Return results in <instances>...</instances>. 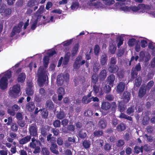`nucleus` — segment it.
<instances>
[{"mask_svg":"<svg viewBox=\"0 0 155 155\" xmlns=\"http://www.w3.org/2000/svg\"><path fill=\"white\" fill-rule=\"evenodd\" d=\"M49 58L47 56H45L43 59V67L40 66L38 69V83L40 87H42L46 81V75L44 67L45 69L48 67L49 63Z\"/></svg>","mask_w":155,"mask_h":155,"instance_id":"obj_1","label":"nucleus"},{"mask_svg":"<svg viewBox=\"0 0 155 155\" xmlns=\"http://www.w3.org/2000/svg\"><path fill=\"white\" fill-rule=\"evenodd\" d=\"M117 106L116 103L115 102L110 103L107 101H103L101 105V108L105 111H108L110 110L112 113L115 112Z\"/></svg>","mask_w":155,"mask_h":155,"instance_id":"obj_2","label":"nucleus"},{"mask_svg":"<svg viewBox=\"0 0 155 155\" xmlns=\"http://www.w3.org/2000/svg\"><path fill=\"white\" fill-rule=\"evenodd\" d=\"M29 145L31 148L34 149V150L33 152L34 153L36 154L40 152V146H42V144L39 141V140H36L34 137L32 138L31 139V142L29 143Z\"/></svg>","mask_w":155,"mask_h":155,"instance_id":"obj_3","label":"nucleus"},{"mask_svg":"<svg viewBox=\"0 0 155 155\" xmlns=\"http://www.w3.org/2000/svg\"><path fill=\"white\" fill-rule=\"evenodd\" d=\"M20 90V85L18 84H15L9 90V94L12 97L16 98L18 96Z\"/></svg>","mask_w":155,"mask_h":155,"instance_id":"obj_4","label":"nucleus"},{"mask_svg":"<svg viewBox=\"0 0 155 155\" xmlns=\"http://www.w3.org/2000/svg\"><path fill=\"white\" fill-rule=\"evenodd\" d=\"M69 78V75L67 73L65 74H61L57 77V84L58 86H61L64 81L67 82Z\"/></svg>","mask_w":155,"mask_h":155,"instance_id":"obj_5","label":"nucleus"},{"mask_svg":"<svg viewBox=\"0 0 155 155\" xmlns=\"http://www.w3.org/2000/svg\"><path fill=\"white\" fill-rule=\"evenodd\" d=\"M141 65L140 63H138L135 67H133L132 68L130 73L131 79L132 80L137 78L138 76V72L141 70Z\"/></svg>","mask_w":155,"mask_h":155,"instance_id":"obj_6","label":"nucleus"},{"mask_svg":"<svg viewBox=\"0 0 155 155\" xmlns=\"http://www.w3.org/2000/svg\"><path fill=\"white\" fill-rule=\"evenodd\" d=\"M28 133L30 134V136L31 137H38V127L35 124H32L29 126V129Z\"/></svg>","mask_w":155,"mask_h":155,"instance_id":"obj_7","label":"nucleus"},{"mask_svg":"<svg viewBox=\"0 0 155 155\" xmlns=\"http://www.w3.org/2000/svg\"><path fill=\"white\" fill-rule=\"evenodd\" d=\"M131 97V94L130 92L128 91H125L123 93L121 99L125 103H127L129 102Z\"/></svg>","mask_w":155,"mask_h":155,"instance_id":"obj_8","label":"nucleus"},{"mask_svg":"<svg viewBox=\"0 0 155 155\" xmlns=\"http://www.w3.org/2000/svg\"><path fill=\"white\" fill-rule=\"evenodd\" d=\"M0 12L2 13V15H3L5 17H8L11 13L12 10L9 8L1 6L0 9Z\"/></svg>","mask_w":155,"mask_h":155,"instance_id":"obj_9","label":"nucleus"},{"mask_svg":"<svg viewBox=\"0 0 155 155\" xmlns=\"http://www.w3.org/2000/svg\"><path fill=\"white\" fill-rule=\"evenodd\" d=\"M8 80L5 77H2L0 79V88L2 90H4L8 87Z\"/></svg>","mask_w":155,"mask_h":155,"instance_id":"obj_10","label":"nucleus"},{"mask_svg":"<svg viewBox=\"0 0 155 155\" xmlns=\"http://www.w3.org/2000/svg\"><path fill=\"white\" fill-rule=\"evenodd\" d=\"M51 127L47 125L42 126L40 129L41 134L44 137H45L49 133Z\"/></svg>","mask_w":155,"mask_h":155,"instance_id":"obj_11","label":"nucleus"},{"mask_svg":"<svg viewBox=\"0 0 155 155\" xmlns=\"http://www.w3.org/2000/svg\"><path fill=\"white\" fill-rule=\"evenodd\" d=\"M125 84L124 82H120L117 87L116 91L118 94L122 93L124 90Z\"/></svg>","mask_w":155,"mask_h":155,"instance_id":"obj_12","label":"nucleus"},{"mask_svg":"<svg viewBox=\"0 0 155 155\" xmlns=\"http://www.w3.org/2000/svg\"><path fill=\"white\" fill-rule=\"evenodd\" d=\"M50 149L52 153L56 155L59 154L58 150V147L56 143L51 144Z\"/></svg>","mask_w":155,"mask_h":155,"instance_id":"obj_13","label":"nucleus"},{"mask_svg":"<svg viewBox=\"0 0 155 155\" xmlns=\"http://www.w3.org/2000/svg\"><path fill=\"white\" fill-rule=\"evenodd\" d=\"M138 6L139 10L141 9L142 13H144L147 11H149L150 9V7L147 5L140 4H138Z\"/></svg>","mask_w":155,"mask_h":155,"instance_id":"obj_14","label":"nucleus"},{"mask_svg":"<svg viewBox=\"0 0 155 155\" xmlns=\"http://www.w3.org/2000/svg\"><path fill=\"white\" fill-rule=\"evenodd\" d=\"M115 76L113 74H111L107 78V83L110 86L113 87L114 82L115 80Z\"/></svg>","mask_w":155,"mask_h":155,"instance_id":"obj_15","label":"nucleus"},{"mask_svg":"<svg viewBox=\"0 0 155 155\" xmlns=\"http://www.w3.org/2000/svg\"><path fill=\"white\" fill-rule=\"evenodd\" d=\"M118 67L116 65H110L108 70L110 73H115L118 71Z\"/></svg>","mask_w":155,"mask_h":155,"instance_id":"obj_16","label":"nucleus"},{"mask_svg":"<svg viewBox=\"0 0 155 155\" xmlns=\"http://www.w3.org/2000/svg\"><path fill=\"white\" fill-rule=\"evenodd\" d=\"M26 77V75L25 73L22 72L20 73L18 77V82L20 84L23 83L25 81Z\"/></svg>","mask_w":155,"mask_h":155,"instance_id":"obj_17","label":"nucleus"},{"mask_svg":"<svg viewBox=\"0 0 155 155\" xmlns=\"http://www.w3.org/2000/svg\"><path fill=\"white\" fill-rule=\"evenodd\" d=\"M71 57V53L70 52H67L65 54L63 61L62 65L64 66L67 65L69 62Z\"/></svg>","mask_w":155,"mask_h":155,"instance_id":"obj_18","label":"nucleus"},{"mask_svg":"<svg viewBox=\"0 0 155 155\" xmlns=\"http://www.w3.org/2000/svg\"><path fill=\"white\" fill-rule=\"evenodd\" d=\"M107 75V72L105 69L102 70L100 72L99 75L100 80L101 81H104L106 78Z\"/></svg>","mask_w":155,"mask_h":155,"instance_id":"obj_19","label":"nucleus"},{"mask_svg":"<svg viewBox=\"0 0 155 155\" xmlns=\"http://www.w3.org/2000/svg\"><path fill=\"white\" fill-rule=\"evenodd\" d=\"M31 139V136L27 135L20 139L19 141V143L20 144L23 145L30 141Z\"/></svg>","mask_w":155,"mask_h":155,"instance_id":"obj_20","label":"nucleus"},{"mask_svg":"<svg viewBox=\"0 0 155 155\" xmlns=\"http://www.w3.org/2000/svg\"><path fill=\"white\" fill-rule=\"evenodd\" d=\"M26 109L29 111H33L35 108V105L34 102L31 101L28 103L26 105Z\"/></svg>","mask_w":155,"mask_h":155,"instance_id":"obj_21","label":"nucleus"},{"mask_svg":"<svg viewBox=\"0 0 155 155\" xmlns=\"http://www.w3.org/2000/svg\"><path fill=\"white\" fill-rule=\"evenodd\" d=\"M147 89L144 86H141L140 87L138 94V96L140 98H141L144 96L146 94Z\"/></svg>","mask_w":155,"mask_h":155,"instance_id":"obj_22","label":"nucleus"},{"mask_svg":"<svg viewBox=\"0 0 155 155\" xmlns=\"http://www.w3.org/2000/svg\"><path fill=\"white\" fill-rule=\"evenodd\" d=\"M32 85L30 83L28 84V87L26 88V93L28 96H32L34 93V91L32 88Z\"/></svg>","mask_w":155,"mask_h":155,"instance_id":"obj_23","label":"nucleus"},{"mask_svg":"<svg viewBox=\"0 0 155 155\" xmlns=\"http://www.w3.org/2000/svg\"><path fill=\"white\" fill-rule=\"evenodd\" d=\"M40 111L42 117L45 119L47 118L48 115L47 110L45 108H43L40 109Z\"/></svg>","mask_w":155,"mask_h":155,"instance_id":"obj_24","label":"nucleus"},{"mask_svg":"<svg viewBox=\"0 0 155 155\" xmlns=\"http://www.w3.org/2000/svg\"><path fill=\"white\" fill-rule=\"evenodd\" d=\"M46 140L48 142L51 144L55 143L56 142V138L55 137L52 136L51 134H49L46 137Z\"/></svg>","mask_w":155,"mask_h":155,"instance_id":"obj_25","label":"nucleus"},{"mask_svg":"<svg viewBox=\"0 0 155 155\" xmlns=\"http://www.w3.org/2000/svg\"><path fill=\"white\" fill-rule=\"evenodd\" d=\"M20 28L17 26H15L13 28L12 31L10 34V36L13 37L16 33H19L20 32Z\"/></svg>","mask_w":155,"mask_h":155,"instance_id":"obj_26","label":"nucleus"},{"mask_svg":"<svg viewBox=\"0 0 155 155\" xmlns=\"http://www.w3.org/2000/svg\"><path fill=\"white\" fill-rule=\"evenodd\" d=\"M126 107L125 104L122 101H119L118 109L120 112H123L126 108Z\"/></svg>","mask_w":155,"mask_h":155,"instance_id":"obj_27","label":"nucleus"},{"mask_svg":"<svg viewBox=\"0 0 155 155\" xmlns=\"http://www.w3.org/2000/svg\"><path fill=\"white\" fill-rule=\"evenodd\" d=\"M98 125L100 128L101 129H104L107 126V122L105 120L103 119H101L99 121Z\"/></svg>","mask_w":155,"mask_h":155,"instance_id":"obj_28","label":"nucleus"},{"mask_svg":"<svg viewBox=\"0 0 155 155\" xmlns=\"http://www.w3.org/2000/svg\"><path fill=\"white\" fill-rule=\"evenodd\" d=\"M82 58L81 56H78L76 58V60L75 61L74 64V67L75 69H78L80 67V64L79 63V61H80Z\"/></svg>","mask_w":155,"mask_h":155,"instance_id":"obj_29","label":"nucleus"},{"mask_svg":"<svg viewBox=\"0 0 155 155\" xmlns=\"http://www.w3.org/2000/svg\"><path fill=\"white\" fill-rule=\"evenodd\" d=\"M79 48V45L78 43L75 44L72 48L71 51V55L72 56H74L77 53Z\"/></svg>","mask_w":155,"mask_h":155,"instance_id":"obj_30","label":"nucleus"},{"mask_svg":"<svg viewBox=\"0 0 155 155\" xmlns=\"http://www.w3.org/2000/svg\"><path fill=\"white\" fill-rule=\"evenodd\" d=\"M93 67V71L94 72L96 73L97 72L100 68V64L98 62L96 61L94 63Z\"/></svg>","mask_w":155,"mask_h":155,"instance_id":"obj_31","label":"nucleus"},{"mask_svg":"<svg viewBox=\"0 0 155 155\" xmlns=\"http://www.w3.org/2000/svg\"><path fill=\"white\" fill-rule=\"evenodd\" d=\"M45 106L49 110H52L54 107L53 102L51 100H48L46 102Z\"/></svg>","mask_w":155,"mask_h":155,"instance_id":"obj_32","label":"nucleus"},{"mask_svg":"<svg viewBox=\"0 0 155 155\" xmlns=\"http://www.w3.org/2000/svg\"><path fill=\"white\" fill-rule=\"evenodd\" d=\"M91 84H96L98 81V75L96 73H93L91 78Z\"/></svg>","mask_w":155,"mask_h":155,"instance_id":"obj_33","label":"nucleus"},{"mask_svg":"<svg viewBox=\"0 0 155 155\" xmlns=\"http://www.w3.org/2000/svg\"><path fill=\"white\" fill-rule=\"evenodd\" d=\"M134 106L132 105L129 107L127 110L126 113L129 115L132 116L133 115L135 110Z\"/></svg>","mask_w":155,"mask_h":155,"instance_id":"obj_34","label":"nucleus"},{"mask_svg":"<svg viewBox=\"0 0 155 155\" xmlns=\"http://www.w3.org/2000/svg\"><path fill=\"white\" fill-rule=\"evenodd\" d=\"M134 84L136 87H139L142 83V79L141 77L139 75L137 78L135 79Z\"/></svg>","mask_w":155,"mask_h":155,"instance_id":"obj_35","label":"nucleus"},{"mask_svg":"<svg viewBox=\"0 0 155 155\" xmlns=\"http://www.w3.org/2000/svg\"><path fill=\"white\" fill-rule=\"evenodd\" d=\"M82 145L85 149H88L90 147L91 145V141L89 140H84L82 142Z\"/></svg>","mask_w":155,"mask_h":155,"instance_id":"obj_36","label":"nucleus"},{"mask_svg":"<svg viewBox=\"0 0 155 155\" xmlns=\"http://www.w3.org/2000/svg\"><path fill=\"white\" fill-rule=\"evenodd\" d=\"M100 60L101 64L102 66L104 65L106 63L107 60L106 54H104L102 55L101 58Z\"/></svg>","mask_w":155,"mask_h":155,"instance_id":"obj_37","label":"nucleus"},{"mask_svg":"<svg viewBox=\"0 0 155 155\" xmlns=\"http://www.w3.org/2000/svg\"><path fill=\"white\" fill-rule=\"evenodd\" d=\"M117 128L118 131L121 132L126 129V127L124 123H121L117 126Z\"/></svg>","mask_w":155,"mask_h":155,"instance_id":"obj_38","label":"nucleus"},{"mask_svg":"<svg viewBox=\"0 0 155 155\" xmlns=\"http://www.w3.org/2000/svg\"><path fill=\"white\" fill-rule=\"evenodd\" d=\"M117 40L118 42L117 46L119 48L123 44L124 41L123 38L121 36H118L117 38Z\"/></svg>","mask_w":155,"mask_h":155,"instance_id":"obj_39","label":"nucleus"},{"mask_svg":"<svg viewBox=\"0 0 155 155\" xmlns=\"http://www.w3.org/2000/svg\"><path fill=\"white\" fill-rule=\"evenodd\" d=\"M65 115L63 111H60L56 115L57 118L59 120H61L65 117Z\"/></svg>","mask_w":155,"mask_h":155,"instance_id":"obj_40","label":"nucleus"},{"mask_svg":"<svg viewBox=\"0 0 155 155\" xmlns=\"http://www.w3.org/2000/svg\"><path fill=\"white\" fill-rule=\"evenodd\" d=\"M143 150L145 151H149L150 150V146L147 144H145L144 146H141V153H143Z\"/></svg>","mask_w":155,"mask_h":155,"instance_id":"obj_41","label":"nucleus"},{"mask_svg":"<svg viewBox=\"0 0 155 155\" xmlns=\"http://www.w3.org/2000/svg\"><path fill=\"white\" fill-rule=\"evenodd\" d=\"M41 153L43 155H49L50 152L48 148L43 147L41 149Z\"/></svg>","mask_w":155,"mask_h":155,"instance_id":"obj_42","label":"nucleus"},{"mask_svg":"<svg viewBox=\"0 0 155 155\" xmlns=\"http://www.w3.org/2000/svg\"><path fill=\"white\" fill-rule=\"evenodd\" d=\"M100 87V85L98 84H94L93 90L95 94H97L98 92Z\"/></svg>","mask_w":155,"mask_h":155,"instance_id":"obj_43","label":"nucleus"},{"mask_svg":"<svg viewBox=\"0 0 155 155\" xmlns=\"http://www.w3.org/2000/svg\"><path fill=\"white\" fill-rule=\"evenodd\" d=\"M102 1L105 5L108 6L114 4L115 2L114 0H102Z\"/></svg>","mask_w":155,"mask_h":155,"instance_id":"obj_44","label":"nucleus"},{"mask_svg":"<svg viewBox=\"0 0 155 155\" xmlns=\"http://www.w3.org/2000/svg\"><path fill=\"white\" fill-rule=\"evenodd\" d=\"M78 135L80 138L84 139L86 137L87 134L85 132H83L81 130L79 131Z\"/></svg>","mask_w":155,"mask_h":155,"instance_id":"obj_45","label":"nucleus"},{"mask_svg":"<svg viewBox=\"0 0 155 155\" xmlns=\"http://www.w3.org/2000/svg\"><path fill=\"white\" fill-rule=\"evenodd\" d=\"M154 84L153 81L152 80L150 81L147 84L146 86V88L148 90H149L153 86Z\"/></svg>","mask_w":155,"mask_h":155,"instance_id":"obj_46","label":"nucleus"},{"mask_svg":"<svg viewBox=\"0 0 155 155\" xmlns=\"http://www.w3.org/2000/svg\"><path fill=\"white\" fill-rule=\"evenodd\" d=\"M82 102L85 104H87L91 101V98H89L87 96H84L82 99Z\"/></svg>","mask_w":155,"mask_h":155,"instance_id":"obj_47","label":"nucleus"},{"mask_svg":"<svg viewBox=\"0 0 155 155\" xmlns=\"http://www.w3.org/2000/svg\"><path fill=\"white\" fill-rule=\"evenodd\" d=\"M103 134V131L100 130H95L94 132V136L95 137H100Z\"/></svg>","mask_w":155,"mask_h":155,"instance_id":"obj_48","label":"nucleus"},{"mask_svg":"<svg viewBox=\"0 0 155 155\" xmlns=\"http://www.w3.org/2000/svg\"><path fill=\"white\" fill-rule=\"evenodd\" d=\"M136 40L134 38L130 39L128 41V45L130 47L134 46Z\"/></svg>","mask_w":155,"mask_h":155,"instance_id":"obj_49","label":"nucleus"},{"mask_svg":"<svg viewBox=\"0 0 155 155\" xmlns=\"http://www.w3.org/2000/svg\"><path fill=\"white\" fill-rule=\"evenodd\" d=\"M44 6L43 5L41 6L39 8L36 12L35 13L37 14H39L41 15L43 14L44 11Z\"/></svg>","mask_w":155,"mask_h":155,"instance_id":"obj_50","label":"nucleus"},{"mask_svg":"<svg viewBox=\"0 0 155 155\" xmlns=\"http://www.w3.org/2000/svg\"><path fill=\"white\" fill-rule=\"evenodd\" d=\"M42 97L39 95H35L34 98V101L37 103H40L42 101Z\"/></svg>","mask_w":155,"mask_h":155,"instance_id":"obj_51","label":"nucleus"},{"mask_svg":"<svg viewBox=\"0 0 155 155\" xmlns=\"http://www.w3.org/2000/svg\"><path fill=\"white\" fill-rule=\"evenodd\" d=\"M104 91L107 94L110 92L111 91V87L109 85H106L104 87Z\"/></svg>","mask_w":155,"mask_h":155,"instance_id":"obj_52","label":"nucleus"},{"mask_svg":"<svg viewBox=\"0 0 155 155\" xmlns=\"http://www.w3.org/2000/svg\"><path fill=\"white\" fill-rule=\"evenodd\" d=\"M84 114L87 117L91 116L93 115V112L91 110L88 109L84 111Z\"/></svg>","mask_w":155,"mask_h":155,"instance_id":"obj_53","label":"nucleus"},{"mask_svg":"<svg viewBox=\"0 0 155 155\" xmlns=\"http://www.w3.org/2000/svg\"><path fill=\"white\" fill-rule=\"evenodd\" d=\"M61 122L58 120H55L53 123V125L55 127H59L60 126Z\"/></svg>","mask_w":155,"mask_h":155,"instance_id":"obj_54","label":"nucleus"},{"mask_svg":"<svg viewBox=\"0 0 155 155\" xmlns=\"http://www.w3.org/2000/svg\"><path fill=\"white\" fill-rule=\"evenodd\" d=\"M36 0H30L27 3V5L28 7H31L35 5V3Z\"/></svg>","mask_w":155,"mask_h":155,"instance_id":"obj_55","label":"nucleus"},{"mask_svg":"<svg viewBox=\"0 0 155 155\" xmlns=\"http://www.w3.org/2000/svg\"><path fill=\"white\" fill-rule=\"evenodd\" d=\"M18 126L15 123H13L12 124L11 128L12 131L14 132L17 131L18 130Z\"/></svg>","mask_w":155,"mask_h":155,"instance_id":"obj_56","label":"nucleus"},{"mask_svg":"<svg viewBox=\"0 0 155 155\" xmlns=\"http://www.w3.org/2000/svg\"><path fill=\"white\" fill-rule=\"evenodd\" d=\"M124 144V142L123 140H119L116 143L117 146L118 147H122Z\"/></svg>","mask_w":155,"mask_h":155,"instance_id":"obj_57","label":"nucleus"},{"mask_svg":"<svg viewBox=\"0 0 155 155\" xmlns=\"http://www.w3.org/2000/svg\"><path fill=\"white\" fill-rule=\"evenodd\" d=\"M100 50L99 46L98 45H95L94 48V52L95 54H98Z\"/></svg>","mask_w":155,"mask_h":155,"instance_id":"obj_58","label":"nucleus"},{"mask_svg":"<svg viewBox=\"0 0 155 155\" xmlns=\"http://www.w3.org/2000/svg\"><path fill=\"white\" fill-rule=\"evenodd\" d=\"M58 94L64 95L65 94V91L64 89L62 87H60L57 90Z\"/></svg>","mask_w":155,"mask_h":155,"instance_id":"obj_59","label":"nucleus"},{"mask_svg":"<svg viewBox=\"0 0 155 155\" xmlns=\"http://www.w3.org/2000/svg\"><path fill=\"white\" fill-rule=\"evenodd\" d=\"M16 117L18 120H22L23 117L21 113L20 112L17 113L16 114Z\"/></svg>","mask_w":155,"mask_h":155,"instance_id":"obj_60","label":"nucleus"},{"mask_svg":"<svg viewBox=\"0 0 155 155\" xmlns=\"http://www.w3.org/2000/svg\"><path fill=\"white\" fill-rule=\"evenodd\" d=\"M130 10H131L134 12H136L139 10L138 5L137 6H136L135 5L131 6L130 7Z\"/></svg>","mask_w":155,"mask_h":155,"instance_id":"obj_61","label":"nucleus"},{"mask_svg":"<svg viewBox=\"0 0 155 155\" xmlns=\"http://www.w3.org/2000/svg\"><path fill=\"white\" fill-rule=\"evenodd\" d=\"M105 98L108 101H111L113 100L114 97L112 95L108 94L106 95Z\"/></svg>","mask_w":155,"mask_h":155,"instance_id":"obj_62","label":"nucleus"},{"mask_svg":"<svg viewBox=\"0 0 155 155\" xmlns=\"http://www.w3.org/2000/svg\"><path fill=\"white\" fill-rule=\"evenodd\" d=\"M147 41L144 40H142L140 41V45L143 48H145L147 45Z\"/></svg>","mask_w":155,"mask_h":155,"instance_id":"obj_63","label":"nucleus"},{"mask_svg":"<svg viewBox=\"0 0 155 155\" xmlns=\"http://www.w3.org/2000/svg\"><path fill=\"white\" fill-rule=\"evenodd\" d=\"M154 75V74L153 72H149L147 75V80H149L152 79Z\"/></svg>","mask_w":155,"mask_h":155,"instance_id":"obj_64","label":"nucleus"}]
</instances>
